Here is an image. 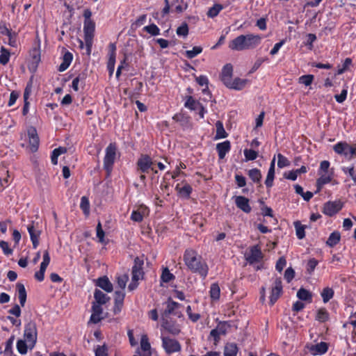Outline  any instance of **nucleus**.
<instances>
[{"mask_svg":"<svg viewBox=\"0 0 356 356\" xmlns=\"http://www.w3.org/2000/svg\"><path fill=\"white\" fill-rule=\"evenodd\" d=\"M184 261L186 266L195 273L199 274L204 279L208 274L209 267L207 263L202 261V256L193 249H186L184 254Z\"/></svg>","mask_w":356,"mask_h":356,"instance_id":"nucleus-1","label":"nucleus"},{"mask_svg":"<svg viewBox=\"0 0 356 356\" xmlns=\"http://www.w3.org/2000/svg\"><path fill=\"white\" fill-rule=\"evenodd\" d=\"M343 207L341 201L327 202L323 206V212L329 216H332L339 212Z\"/></svg>","mask_w":356,"mask_h":356,"instance_id":"nucleus-12","label":"nucleus"},{"mask_svg":"<svg viewBox=\"0 0 356 356\" xmlns=\"http://www.w3.org/2000/svg\"><path fill=\"white\" fill-rule=\"evenodd\" d=\"M231 149V143L229 140H225L222 143H218L216 145V150L218 154V156L220 159H223L227 154L229 152Z\"/></svg>","mask_w":356,"mask_h":356,"instance_id":"nucleus-20","label":"nucleus"},{"mask_svg":"<svg viewBox=\"0 0 356 356\" xmlns=\"http://www.w3.org/2000/svg\"><path fill=\"white\" fill-rule=\"evenodd\" d=\"M329 319V314L325 308L319 309L317 312L316 320L321 323L326 322Z\"/></svg>","mask_w":356,"mask_h":356,"instance_id":"nucleus-42","label":"nucleus"},{"mask_svg":"<svg viewBox=\"0 0 356 356\" xmlns=\"http://www.w3.org/2000/svg\"><path fill=\"white\" fill-rule=\"evenodd\" d=\"M223 9V6L220 3H215L207 11V15L209 17H214L217 16L219 13Z\"/></svg>","mask_w":356,"mask_h":356,"instance_id":"nucleus-38","label":"nucleus"},{"mask_svg":"<svg viewBox=\"0 0 356 356\" xmlns=\"http://www.w3.org/2000/svg\"><path fill=\"white\" fill-rule=\"evenodd\" d=\"M328 346L327 343L321 342L316 345H314L311 347L310 350L312 353L314 355H323L327 351Z\"/></svg>","mask_w":356,"mask_h":356,"instance_id":"nucleus-25","label":"nucleus"},{"mask_svg":"<svg viewBox=\"0 0 356 356\" xmlns=\"http://www.w3.org/2000/svg\"><path fill=\"white\" fill-rule=\"evenodd\" d=\"M165 6L161 12H156L153 14V17L156 20H161L170 13L174 12V6L179 2V0H164Z\"/></svg>","mask_w":356,"mask_h":356,"instance_id":"nucleus-11","label":"nucleus"},{"mask_svg":"<svg viewBox=\"0 0 356 356\" xmlns=\"http://www.w3.org/2000/svg\"><path fill=\"white\" fill-rule=\"evenodd\" d=\"M87 77V74L86 72L79 73L72 81V87L73 90L76 92L79 90V84L84 86L85 80Z\"/></svg>","mask_w":356,"mask_h":356,"instance_id":"nucleus-26","label":"nucleus"},{"mask_svg":"<svg viewBox=\"0 0 356 356\" xmlns=\"http://www.w3.org/2000/svg\"><path fill=\"white\" fill-rule=\"evenodd\" d=\"M29 346V343L26 341V340L19 339L17 342V349L18 352L24 355L27 353V348Z\"/></svg>","mask_w":356,"mask_h":356,"instance_id":"nucleus-45","label":"nucleus"},{"mask_svg":"<svg viewBox=\"0 0 356 356\" xmlns=\"http://www.w3.org/2000/svg\"><path fill=\"white\" fill-rule=\"evenodd\" d=\"M161 340L162 346L168 355H171L181 350V344L177 340L168 337H161Z\"/></svg>","mask_w":356,"mask_h":356,"instance_id":"nucleus-8","label":"nucleus"},{"mask_svg":"<svg viewBox=\"0 0 356 356\" xmlns=\"http://www.w3.org/2000/svg\"><path fill=\"white\" fill-rule=\"evenodd\" d=\"M30 56L32 58L33 63L38 65L40 61V44L38 47H33L30 51Z\"/></svg>","mask_w":356,"mask_h":356,"instance_id":"nucleus-41","label":"nucleus"},{"mask_svg":"<svg viewBox=\"0 0 356 356\" xmlns=\"http://www.w3.org/2000/svg\"><path fill=\"white\" fill-rule=\"evenodd\" d=\"M95 356H108V347L104 343L102 346H97L95 348Z\"/></svg>","mask_w":356,"mask_h":356,"instance_id":"nucleus-48","label":"nucleus"},{"mask_svg":"<svg viewBox=\"0 0 356 356\" xmlns=\"http://www.w3.org/2000/svg\"><path fill=\"white\" fill-rule=\"evenodd\" d=\"M341 235L339 232L331 233L326 241V244L330 247H334L340 241Z\"/></svg>","mask_w":356,"mask_h":356,"instance_id":"nucleus-33","label":"nucleus"},{"mask_svg":"<svg viewBox=\"0 0 356 356\" xmlns=\"http://www.w3.org/2000/svg\"><path fill=\"white\" fill-rule=\"evenodd\" d=\"M96 231H97V238H99V240L101 243H103L104 240L105 233H104V230L102 229V224L99 221L97 225Z\"/></svg>","mask_w":356,"mask_h":356,"instance_id":"nucleus-62","label":"nucleus"},{"mask_svg":"<svg viewBox=\"0 0 356 356\" xmlns=\"http://www.w3.org/2000/svg\"><path fill=\"white\" fill-rule=\"evenodd\" d=\"M238 348L235 343H227L224 348V356H236Z\"/></svg>","mask_w":356,"mask_h":356,"instance_id":"nucleus-28","label":"nucleus"},{"mask_svg":"<svg viewBox=\"0 0 356 356\" xmlns=\"http://www.w3.org/2000/svg\"><path fill=\"white\" fill-rule=\"evenodd\" d=\"M348 144L345 142H339L333 146L334 151L340 155H343L346 158L348 156Z\"/></svg>","mask_w":356,"mask_h":356,"instance_id":"nucleus-23","label":"nucleus"},{"mask_svg":"<svg viewBox=\"0 0 356 356\" xmlns=\"http://www.w3.org/2000/svg\"><path fill=\"white\" fill-rule=\"evenodd\" d=\"M314 79V76L312 74L302 75L299 78V83L309 86L312 84Z\"/></svg>","mask_w":356,"mask_h":356,"instance_id":"nucleus-52","label":"nucleus"},{"mask_svg":"<svg viewBox=\"0 0 356 356\" xmlns=\"http://www.w3.org/2000/svg\"><path fill=\"white\" fill-rule=\"evenodd\" d=\"M94 298L95 300V303L101 305L106 304L110 300V298L106 294L97 289L95 290Z\"/></svg>","mask_w":356,"mask_h":356,"instance_id":"nucleus-27","label":"nucleus"},{"mask_svg":"<svg viewBox=\"0 0 356 356\" xmlns=\"http://www.w3.org/2000/svg\"><path fill=\"white\" fill-rule=\"evenodd\" d=\"M162 324L161 327L165 329L168 333L176 336L181 332V328L179 324L175 321H171L168 318H161Z\"/></svg>","mask_w":356,"mask_h":356,"instance_id":"nucleus-13","label":"nucleus"},{"mask_svg":"<svg viewBox=\"0 0 356 356\" xmlns=\"http://www.w3.org/2000/svg\"><path fill=\"white\" fill-rule=\"evenodd\" d=\"M316 40L315 34L309 33L307 35V40L304 42L305 45L308 47L309 49H313V42Z\"/></svg>","mask_w":356,"mask_h":356,"instance_id":"nucleus-56","label":"nucleus"},{"mask_svg":"<svg viewBox=\"0 0 356 356\" xmlns=\"http://www.w3.org/2000/svg\"><path fill=\"white\" fill-rule=\"evenodd\" d=\"M176 191H178L179 194L185 197L188 198L192 193L193 188L192 187L188 184H186L183 187L180 188L179 185L177 184L175 188Z\"/></svg>","mask_w":356,"mask_h":356,"instance_id":"nucleus-29","label":"nucleus"},{"mask_svg":"<svg viewBox=\"0 0 356 356\" xmlns=\"http://www.w3.org/2000/svg\"><path fill=\"white\" fill-rule=\"evenodd\" d=\"M95 24H85L83 27L84 40L86 47V54L90 56L92 51Z\"/></svg>","mask_w":356,"mask_h":356,"instance_id":"nucleus-7","label":"nucleus"},{"mask_svg":"<svg viewBox=\"0 0 356 356\" xmlns=\"http://www.w3.org/2000/svg\"><path fill=\"white\" fill-rule=\"evenodd\" d=\"M67 152V149L65 147H59L53 150L51 155V161L52 164L56 165L58 163V157Z\"/></svg>","mask_w":356,"mask_h":356,"instance_id":"nucleus-34","label":"nucleus"},{"mask_svg":"<svg viewBox=\"0 0 356 356\" xmlns=\"http://www.w3.org/2000/svg\"><path fill=\"white\" fill-rule=\"evenodd\" d=\"M297 297L303 301H308L311 302L312 301V294L308 290L300 288L297 292Z\"/></svg>","mask_w":356,"mask_h":356,"instance_id":"nucleus-30","label":"nucleus"},{"mask_svg":"<svg viewBox=\"0 0 356 356\" xmlns=\"http://www.w3.org/2000/svg\"><path fill=\"white\" fill-rule=\"evenodd\" d=\"M296 231V236L298 238L302 239L305 236V226L302 225L300 221L297 220L293 222Z\"/></svg>","mask_w":356,"mask_h":356,"instance_id":"nucleus-35","label":"nucleus"},{"mask_svg":"<svg viewBox=\"0 0 356 356\" xmlns=\"http://www.w3.org/2000/svg\"><path fill=\"white\" fill-rule=\"evenodd\" d=\"M261 40L259 35H241L230 42L229 47L235 51L254 49L261 43Z\"/></svg>","mask_w":356,"mask_h":356,"instance_id":"nucleus-2","label":"nucleus"},{"mask_svg":"<svg viewBox=\"0 0 356 356\" xmlns=\"http://www.w3.org/2000/svg\"><path fill=\"white\" fill-rule=\"evenodd\" d=\"M117 146L115 143H110L106 148V154L104 158V168L109 176L112 172L115 160Z\"/></svg>","mask_w":356,"mask_h":356,"instance_id":"nucleus-3","label":"nucleus"},{"mask_svg":"<svg viewBox=\"0 0 356 356\" xmlns=\"http://www.w3.org/2000/svg\"><path fill=\"white\" fill-rule=\"evenodd\" d=\"M175 275L170 272L168 268H165L162 272L161 279L162 282L168 283L171 280H175Z\"/></svg>","mask_w":356,"mask_h":356,"instance_id":"nucleus-47","label":"nucleus"},{"mask_svg":"<svg viewBox=\"0 0 356 356\" xmlns=\"http://www.w3.org/2000/svg\"><path fill=\"white\" fill-rule=\"evenodd\" d=\"M263 258V254L259 245H254L250 249V254L247 257V261L252 264L259 261Z\"/></svg>","mask_w":356,"mask_h":356,"instance_id":"nucleus-16","label":"nucleus"},{"mask_svg":"<svg viewBox=\"0 0 356 356\" xmlns=\"http://www.w3.org/2000/svg\"><path fill=\"white\" fill-rule=\"evenodd\" d=\"M80 207L85 214L88 215L89 213L90 203L86 197L83 196L81 197Z\"/></svg>","mask_w":356,"mask_h":356,"instance_id":"nucleus-54","label":"nucleus"},{"mask_svg":"<svg viewBox=\"0 0 356 356\" xmlns=\"http://www.w3.org/2000/svg\"><path fill=\"white\" fill-rule=\"evenodd\" d=\"M28 136L31 151L35 152L38 149L40 140L35 127H31L28 129Z\"/></svg>","mask_w":356,"mask_h":356,"instance_id":"nucleus-14","label":"nucleus"},{"mask_svg":"<svg viewBox=\"0 0 356 356\" xmlns=\"http://www.w3.org/2000/svg\"><path fill=\"white\" fill-rule=\"evenodd\" d=\"M201 104L192 96H187L184 106L191 111H197Z\"/></svg>","mask_w":356,"mask_h":356,"instance_id":"nucleus-32","label":"nucleus"},{"mask_svg":"<svg viewBox=\"0 0 356 356\" xmlns=\"http://www.w3.org/2000/svg\"><path fill=\"white\" fill-rule=\"evenodd\" d=\"M177 34L179 36L186 37L188 34V27L187 24H182L181 26H179L177 29Z\"/></svg>","mask_w":356,"mask_h":356,"instance_id":"nucleus-57","label":"nucleus"},{"mask_svg":"<svg viewBox=\"0 0 356 356\" xmlns=\"http://www.w3.org/2000/svg\"><path fill=\"white\" fill-rule=\"evenodd\" d=\"M275 178V170L268 169L267 177L265 181V184L267 188H271L273 185V180Z\"/></svg>","mask_w":356,"mask_h":356,"instance_id":"nucleus-49","label":"nucleus"},{"mask_svg":"<svg viewBox=\"0 0 356 356\" xmlns=\"http://www.w3.org/2000/svg\"><path fill=\"white\" fill-rule=\"evenodd\" d=\"M140 347L144 353L150 352L151 346L147 335H143L140 340Z\"/></svg>","mask_w":356,"mask_h":356,"instance_id":"nucleus-50","label":"nucleus"},{"mask_svg":"<svg viewBox=\"0 0 356 356\" xmlns=\"http://www.w3.org/2000/svg\"><path fill=\"white\" fill-rule=\"evenodd\" d=\"M143 30L152 36H156L160 34V29L155 24H150L149 25L145 26Z\"/></svg>","mask_w":356,"mask_h":356,"instance_id":"nucleus-43","label":"nucleus"},{"mask_svg":"<svg viewBox=\"0 0 356 356\" xmlns=\"http://www.w3.org/2000/svg\"><path fill=\"white\" fill-rule=\"evenodd\" d=\"M0 248L2 249L4 254L10 255L13 254V250L9 248L8 242L5 241H0Z\"/></svg>","mask_w":356,"mask_h":356,"instance_id":"nucleus-59","label":"nucleus"},{"mask_svg":"<svg viewBox=\"0 0 356 356\" xmlns=\"http://www.w3.org/2000/svg\"><path fill=\"white\" fill-rule=\"evenodd\" d=\"M144 261L139 257H136L134 261V266L131 269L132 280H143L144 277L143 271Z\"/></svg>","mask_w":356,"mask_h":356,"instance_id":"nucleus-9","label":"nucleus"},{"mask_svg":"<svg viewBox=\"0 0 356 356\" xmlns=\"http://www.w3.org/2000/svg\"><path fill=\"white\" fill-rule=\"evenodd\" d=\"M347 88H343L339 95H334V98L338 103H343L347 97Z\"/></svg>","mask_w":356,"mask_h":356,"instance_id":"nucleus-61","label":"nucleus"},{"mask_svg":"<svg viewBox=\"0 0 356 356\" xmlns=\"http://www.w3.org/2000/svg\"><path fill=\"white\" fill-rule=\"evenodd\" d=\"M295 271L291 267H289L286 268L284 273V279L286 280L288 283L291 282V281L294 278Z\"/></svg>","mask_w":356,"mask_h":356,"instance_id":"nucleus-60","label":"nucleus"},{"mask_svg":"<svg viewBox=\"0 0 356 356\" xmlns=\"http://www.w3.org/2000/svg\"><path fill=\"white\" fill-rule=\"evenodd\" d=\"M248 175L249 177L255 183H259L261 179V174L259 169L253 168L248 170Z\"/></svg>","mask_w":356,"mask_h":356,"instance_id":"nucleus-36","label":"nucleus"},{"mask_svg":"<svg viewBox=\"0 0 356 356\" xmlns=\"http://www.w3.org/2000/svg\"><path fill=\"white\" fill-rule=\"evenodd\" d=\"M318 264V261L317 259H316L315 258L310 259L307 261V264L306 265L307 273L309 275H312L314 273V271Z\"/></svg>","mask_w":356,"mask_h":356,"instance_id":"nucleus-46","label":"nucleus"},{"mask_svg":"<svg viewBox=\"0 0 356 356\" xmlns=\"http://www.w3.org/2000/svg\"><path fill=\"white\" fill-rule=\"evenodd\" d=\"M286 264V261L285 258L283 257H280L276 263L275 268L277 271L281 273L282 271L283 268L285 267Z\"/></svg>","mask_w":356,"mask_h":356,"instance_id":"nucleus-64","label":"nucleus"},{"mask_svg":"<svg viewBox=\"0 0 356 356\" xmlns=\"http://www.w3.org/2000/svg\"><path fill=\"white\" fill-rule=\"evenodd\" d=\"M28 232L30 235L31 241L34 249L37 248L39 245V237L40 231L36 230L33 225H29L27 227Z\"/></svg>","mask_w":356,"mask_h":356,"instance_id":"nucleus-22","label":"nucleus"},{"mask_svg":"<svg viewBox=\"0 0 356 356\" xmlns=\"http://www.w3.org/2000/svg\"><path fill=\"white\" fill-rule=\"evenodd\" d=\"M37 326L35 322L30 321L24 326V340L29 343V346L32 349L37 341Z\"/></svg>","mask_w":356,"mask_h":356,"instance_id":"nucleus-4","label":"nucleus"},{"mask_svg":"<svg viewBox=\"0 0 356 356\" xmlns=\"http://www.w3.org/2000/svg\"><path fill=\"white\" fill-rule=\"evenodd\" d=\"M244 156L248 161L255 160L258 156V152L252 149H245L244 150Z\"/></svg>","mask_w":356,"mask_h":356,"instance_id":"nucleus-51","label":"nucleus"},{"mask_svg":"<svg viewBox=\"0 0 356 356\" xmlns=\"http://www.w3.org/2000/svg\"><path fill=\"white\" fill-rule=\"evenodd\" d=\"M202 51V48L200 46H195L192 50H187L185 51V56L189 59L195 58Z\"/></svg>","mask_w":356,"mask_h":356,"instance_id":"nucleus-44","label":"nucleus"},{"mask_svg":"<svg viewBox=\"0 0 356 356\" xmlns=\"http://www.w3.org/2000/svg\"><path fill=\"white\" fill-rule=\"evenodd\" d=\"M124 297L125 293L123 291H116L115 292V304L113 307V312L115 314H117L121 312Z\"/></svg>","mask_w":356,"mask_h":356,"instance_id":"nucleus-17","label":"nucleus"},{"mask_svg":"<svg viewBox=\"0 0 356 356\" xmlns=\"http://www.w3.org/2000/svg\"><path fill=\"white\" fill-rule=\"evenodd\" d=\"M129 280V276L127 274L119 275L117 277V283L121 289H124L126 286L127 282Z\"/></svg>","mask_w":356,"mask_h":356,"instance_id":"nucleus-53","label":"nucleus"},{"mask_svg":"<svg viewBox=\"0 0 356 356\" xmlns=\"http://www.w3.org/2000/svg\"><path fill=\"white\" fill-rule=\"evenodd\" d=\"M166 305L165 309L161 314V318H167L170 315H174L180 318L182 315L178 309L181 307V304L172 300L170 297L165 302Z\"/></svg>","mask_w":356,"mask_h":356,"instance_id":"nucleus-6","label":"nucleus"},{"mask_svg":"<svg viewBox=\"0 0 356 356\" xmlns=\"http://www.w3.org/2000/svg\"><path fill=\"white\" fill-rule=\"evenodd\" d=\"M216 134L215 136V139H220V138H225L227 137L228 134L225 131L223 124L221 121L218 120L216 123Z\"/></svg>","mask_w":356,"mask_h":356,"instance_id":"nucleus-31","label":"nucleus"},{"mask_svg":"<svg viewBox=\"0 0 356 356\" xmlns=\"http://www.w3.org/2000/svg\"><path fill=\"white\" fill-rule=\"evenodd\" d=\"M73 55L70 51H66L63 56V62L59 65L58 70L59 72H64L68 68L72 63Z\"/></svg>","mask_w":356,"mask_h":356,"instance_id":"nucleus-24","label":"nucleus"},{"mask_svg":"<svg viewBox=\"0 0 356 356\" xmlns=\"http://www.w3.org/2000/svg\"><path fill=\"white\" fill-rule=\"evenodd\" d=\"M154 163L149 155L142 154L136 162L137 171L143 174L148 173L150 170H154Z\"/></svg>","mask_w":356,"mask_h":356,"instance_id":"nucleus-5","label":"nucleus"},{"mask_svg":"<svg viewBox=\"0 0 356 356\" xmlns=\"http://www.w3.org/2000/svg\"><path fill=\"white\" fill-rule=\"evenodd\" d=\"M0 53V63L5 65L9 62L10 56V51L4 47H1Z\"/></svg>","mask_w":356,"mask_h":356,"instance_id":"nucleus-40","label":"nucleus"},{"mask_svg":"<svg viewBox=\"0 0 356 356\" xmlns=\"http://www.w3.org/2000/svg\"><path fill=\"white\" fill-rule=\"evenodd\" d=\"M233 67L230 63L226 64L221 72L220 79L225 85L229 83V81L232 78Z\"/></svg>","mask_w":356,"mask_h":356,"instance_id":"nucleus-19","label":"nucleus"},{"mask_svg":"<svg viewBox=\"0 0 356 356\" xmlns=\"http://www.w3.org/2000/svg\"><path fill=\"white\" fill-rule=\"evenodd\" d=\"M96 285L106 292L110 293L113 291V286L106 276H103L97 280Z\"/></svg>","mask_w":356,"mask_h":356,"instance_id":"nucleus-21","label":"nucleus"},{"mask_svg":"<svg viewBox=\"0 0 356 356\" xmlns=\"http://www.w3.org/2000/svg\"><path fill=\"white\" fill-rule=\"evenodd\" d=\"M277 159H278L277 166L280 168H283L284 167L289 165V164H290L289 161L287 159V158L284 156L282 154H277Z\"/></svg>","mask_w":356,"mask_h":356,"instance_id":"nucleus-55","label":"nucleus"},{"mask_svg":"<svg viewBox=\"0 0 356 356\" xmlns=\"http://www.w3.org/2000/svg\"><path fill=\"white\" fill-rule=\"evenodd\" d=\"M210 296L213 300H218L220 295V289L217 283H213L211 285L210 287Z\"/></svg>","mask_w":356,"mask_h":356,"instance_id":"nucleus-39","label":"nucleus"},{"mask_svg":"<svg viewBox=\"0 0 356 356\" xmlns=\"http://www.w3.org/2000/svg\"><path fill=\"white\" fill-rule=\"evenodd\" d=\"M143 219V215L138 211H133L131 215V220L140 222Z\"/></svg>","mask_w":356,"mask_h":356,"instance_id":"nucleus-63","label":"nucleus"},{"mask_svg":"<svg viewBox=\"0 0 356 356\" xmlns=\"http://www.w3.org/2000/svg\"><path fill=\"white\" fill-rule=\"evenodd\" d=\"M282 293V283L280 277H276L271 289L270 305H273Z\"/></svg>","mask_w":356,"mask_h":356,"instance_id":"nucleus-10","label":"nucleus"},{"mask_svg":"<svg viewBox=\"0 0 356 356\" xmlns=\"http://www.w3.org/2000/svg\"><path fill=\"white\" fill-rule=\"evenodd\" d=\"M248 81V79L236 78L233 81L231 79L225 86L230 89L241 90L245 88Z\"/></svg>","mask_w":356,"mask_h":356,"instance_id":"nucleus-18","label":"nucleus"},{"mask_svg":"<svg viewBox=\"0 0 356 356\" xmlns=\"http://www.w3.org/2000/svg\"><path fill=\"white\" fill-rule=\"evenodd\" d=\"M16 289L18 292V298H19L27 297L26 291V289L23 284L17 283L16 284Z\"/></svg>","mask_w":356,"mask_h":356,"instance_id":"nucleus-58","label":"nucleus"},{"mask_svg":"<svg viewBox=\"0 0 356 356\" xmlns=\"http://www.w3.org/2000/svg\"><path fill=\"white\" fill-rule=\"evenodd\" d=\"M334 293V290L332 288H324L321 293L323 302L326 303L330 301L333 298Z\"/></svg>","mask_w":356,"mask_h":356,"instance_id":"nucleus-37","label":"nucleus"},{"mask_svg":"<svg viewBox=\"0 0 356 356\" xmlns=\"http://www.w3.org/2000/svg\"><path fill=\"white\" fill-rule=\"evenodd\" d=\"M236 206L246 213H250L252 208L249 203V199L241 195L235 196Z\"/></svg>","mask_w":356,"mask_h":356,"instance_id":"nucleus-15","label":"nucleus"}]
</instances>
